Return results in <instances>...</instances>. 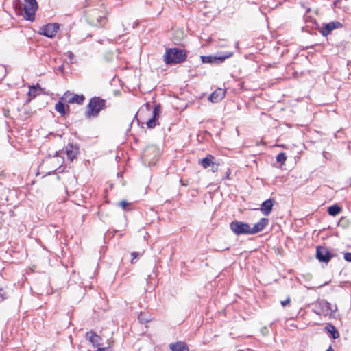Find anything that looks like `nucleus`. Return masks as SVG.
Here are the masks:
<instances>
[{"instance_id":"obj_16","label":"nucleus","mask_w":351,"mask_h":351,"mask_svg":"<svg viewBox=\"0 0 351 351\" xmlns=\"http://www.w3.org/2000/svg\"><path fill=\"white\" fill-rule=\"evenodd\" d=\"M216 158L212 154H207L206 156L199 160V164L202 165L204 169H207L214 164Z\"/></svg>"},{"instance_id":"obj_7","label":"nucleus","mask_w":351,"mask_h":351,"mask_svg":"<svg viewBox=\"0 0 351 351\" xmlns=\"http://www.w3.org/2000/svg\"><path fill=\"white\" fill-rule=\"evenodd\" d=\"M58 29L59 25L58 23H49L40 28L39 34L51 38L55 36Z\"/></svg>"},{"instance_id":"obj_38","label":"nucleus","mask_w":351,"mask_h":351,"mask_svg":"<svg viewBox=\"0 0 351 351\" xmlns=\"http://www.w3.org/2000/svg\"><path fill=\"white\" fill-rule=\"evenodd\" d=\"M324 330L327 332H329V324H327L325 326H324Z\"/></svg>"},{"instance_id":"obj_15","label":"nucleus","mask_w":351,"mask_h":351,"mask_svg":"<svg viewBox=\"0 0 351 351\" xmlns=\"http://www.w3.org/2000/svg\"><path fill=\"white\" fill-rule=\"evenodd\" d=\"M274 204V200L272 199H268L264 201L261 206V210L264 215H269L271 210Z\"/></svg>"},{"instance_id":"obj_3","label":"nucleus","mask_w":351,"mask_h":351,"mask_svg":"<svg viewBox=\"0 0 351 351\" xmlns=\"http://www.w3.org/2000/svg\"><path fill=\"white\" fill-rule=\"evenodd\" d=\"M187 55L185 50L179 48L167 49L164 54V62L166 64H180L184 62Z\"/></svg>"},{"instance_id":"obj_6","label":"nucleus","mask_w":351,"mask_h":351,"mask_svg":"<svg viewBox=\"0 0 351 351\" xmlns=\"http://www.w3.org/2000/svg\"><path fill=\"white\" fill-rule=\"evenodd\" d=\"M233 55V52H225L221 55L215 56H201V59L203 63H221L226 59L230 58Z\"/></svg>"},{"instance_id":"obj_2","label":"nucleus","mask_w":351,"mask_h":351,"mask_svg":"<svg viewBox=\"0 0 351 351\" xmlns=\"http://www.w3.org/2000/svg\"><path fill=\"white\" fill-rule=\"evenodd\" d=\"M17 14L22 16L25 20L34 21L35 12L38 9V3L36 0H24L19 1L15 5Z\"/></svg>"},{"instance_id":"obj_29","label":"nucleus","mask_w":351,"mask_h":351,"mask_svg":"<svg viewBox=\"0 0 351 351\" xmlns=\"http://www.w3.org/2000/svg\"><path fill=\"white\" fill-rule=\"evenodd\" d=\"M219 163L217 162V160L214 162V164L213 165H211L210 167H211V171L215 173V172H217L218 171V167H219Z\"/></svg>"},{"instance_id":"obj_31","label":"nucleus","mask_w":351,"mask_h":351,"mask_svg":"<svg viewBox=\"0 0 351 351\" xmlns=\"http://www.w3.org/2000/svg\"><path fill=\"white\" fill-rule=\"evenodd\" d=\"M5 291L4 290H3V289H0V302L3 301L5 300V298H6L5 296Z\"/></svg>"},{"instance_id":"obj_36","label":"nucleus","mask_w":351,"mask_h":351,"mask_svg":"<svg viewBox=\"0 0 351 351\" xmlns=\"http://www.w3.org/2000/svg\"><path fill=\"white\" fill-rule=\"evenodd\" d=\"M289 303H290V299L289 298H287L285 300L281 301V304L283 306H285L287 304H288Z\"/></svg>"},{"instance_id":"obj_30","label":"nucleus","mask_w":351,"mask_h":351,"mask_svg":"<svg viewBox=\"0 0 351 351\" xmlns=\"http://www.w3.org/2000/svg\"><path fill=\"white\" fill-rule=\"evenodd\" d=\"M5 75V69L3 66H0V80H1Z\"/></svg>"},{"instance_id":"obj_42","label":"nucleus","mask_w":351,"mask_h":351,"mask_svg":"<svg viewBox=\"0 0 351 351\" xmlns=\"http://www.w3.org/2000/svg\"><path fill=\"white\" fill-rule=\"evenodd\" d=\"M334 255L332 254V252H330V258L333 256Z\"/></svg>"},{"instance_id":"obj_41","label":"nucleus","mask_w":351,"mask_h":351,"mask_svg":"<svg viewBox=\"0 0 351 351\" xmlns=\"http://www.w3.org/2000/svg\"><path fill=\"white\" fill-rule=\"evenodd\" d=\"M326 211H327L328 213H329V207L326 208Z\"/></svg>"},{"instance_id":"obj_19","label":"nucleus","mask_w":351,"mask_h":351,"mask_svg":"<svg viewBox=\"0 0 351 351\" xmlns=\"http://www.w3.org/2000/svg\"><path fill=\"white\" fill-rule=\"evenodd\" d=\"M55 109L57 112H58L60 114L62 115H64L66 112H65V106L64 104L59 101L55 106Z\"/></svg>"},{"instance_id":"obj_18","label":"nucleus","mask_w":351,"mask_h":351,"mask_svg":"<svg viewBox=\"0 0 351 351\" xmlns=\"http://www.w3.org/2000/svg\"><path fill=\"white\" fill-rule=\"evenodd\" d=\"M341 207L338 204L330 206V216H336L341 211Z\"/></svg>"},{"instance_id":"obj_26","label":"nucleus","mask_w":351,"mask_h":351,"mask_svg":"<svg viewBox=\"0 0 351 351\" xmlns=\"http://www.w3.org/2000/svg\"><path fill=\"white\" fill-rule=\"evenodd\" d=\"M320 32L324 36H327L329 34V23L325 24L324 27L320 30Z\"/></svg>"},{"instance_id":"obj_9","label":"nucleus","mask_w":351,"mask_h":351,"mask_svg":"<svg viewBox=\"0 0 351 351\" xmlns=\"http://www.w3.org/2000/svg\"><path fill=\"white\" fill-rule=\"evenodd\" d=\"M85 97L84 95H78L76 94H73L69 92L65 93L63 96L61 97V99L64 102L69 104H82L84 100Z\"/></svg>"},{"instance_id":"obj_13","label":"nucleus","mask_w":351,"mask_h":351,"mask_svg":"<svg viewBox=\"0 0 351 351\" xmlns=\"http://www.w3.org/2000/svg\"><path fill=\"white\" fill-rule=\"evenodd\" d=\"M269 219L267 218H261L258 222L255 223L253 227L250 226V234H254L261 232L268 224Z\"/></svg>"},{"instance_id":"obj_33","label":"nucleus","mask_w":351,"mask_h":351,"mask_svg":"<svg viewBox=\"0 0 351 351\" xmlns=\"http://www.w3.org/2000/svg\"><path fill=\"white\" fill-rule=\"evenodd\" d=\"M128 205V203L125 200L121 201L119 202V206L125 209L126 206Z\"/></svg>"},{"instance_id":"obj_40","label":"nucleus","mask_w":351,"mask_h":351,"mask_svg":"<svg viewBox=\"0 0 351 351\" xmlns=\"http://www.w3.org/2000/svg\"><path fill=\"white\" fill-rule=\"evenodd\" d=\"M326 154H327V152H323V156L326 158Z\"/></svg>"},{"instance_id":"obj_35","label":"nucleus","mask_w":351,"mask_h":351,"mask_svg":"<svg viewBox=\"0 0 351 351\" xmlns=\"http://www.w3.org/2000/svg\"><path fill=\"white\" fill-rule=\"evenodd\" d=\"M138 319L140 320V322L141 323H143V322H148V319H145L143 317V314L142 313H141L140 315L138 316Z\"/></svg>"},{"instance_id":"obj_8","label":"nucleus","mask_w":351,"mask_h":351,"mask_svg":"<svg viewBox=\"0 0 351 351\" xmlns=\"http://www.w3.org/2000/svg\"><path fill=\"white\" fill-rule=\"evenodd\" d=\"M159 150L154 146L147 147L143 152V158L149 162V164L154 163V160L158 158Z\"/></svg>"},{"instance_id":"obj_43","label":"nucleus","mask_w":351,"mask_h":351,"mask_svg":"<svg viewBox=\"0 0 351 351\" xmlns=\"http://www.w3.org/2000/svg\"><path fill=\"white\" fill-rule=\"evenodd\" d=\"M330 351H334L331 346H330Z\"/></svg>"},{"instance_id":"obj_17","label":"nucleus","mask_w":351,"mask_h":351,"mask_svg":"<svg viewBox=\"0 0 351 351\" xmlns=\"http://www.w3.org/2000/svg\"><path fill=\"white\" fill-rule=\"evenodd\" d=\"M169 348L172 351H189L187 345L182 341L171 343Z\"/></svg>"},{"instance_id":"obj_11","label":"nucleus","mask_w":351,"mask_h":351,"mask_svg":"<svg viewBox=\"0 0 351 351\" xmlns=\"http://www.w3.org/2000/svg\"><path fill=\"white\" fill-rule=\"evenodd\" d=\"M316 258L321 262L329 261V250L323 246H317Z\"/></svg>"},{"instance_id":"obj_5","label":"nucleus","mask_w":351,"mask_h":351,"mask_svg":"<svg viewBox=\"0 0 351 351\" xmlns=\"http://www.w3.org/2000/svg\"><path fill=\"white\" fill-rule=\"evenodd\" d=\"M230 228L236 235L250 234V225L247 223L234 220L230 223Z\"/></svg>"},{"instance_id":"obj_23","label":"nucleus","mask_w":351,"mask_h":351,"mask_svg":"<svg viewBox=\"0 0 351 351\" xmlns=\"http://www.w3.org/2000/svg\"><path fill=\"white\" fill-rule=\"evenodd\" d=\"M330 337H332L333 339H337L339 337L338 330L332 324H330Z\"/></svg>"},{"instance_id":"obj_10","label":"nucleus","mask_w":351,"mask_h":351,"mask_svg":"<svg viewBox=\"0 0 351 351\" xmlns=\"http://www.w3.org/2000/svg\"><path fill=\"white\" fill-rule=\"evenodd\" d=\"M68 160L73 161L79 154V146L77 144L69 143L64 147Z\"/></svg>"},{"instance_id":"obj_1","label":"nucleus","mask_w":351,"mask_h":351,"mask_svg":"<svg viewBox=\"0 0 351 351\" xmlns=\"http://www.w3.org/2000/svg\"><path fill=\"white\" fill-rule=\"evenodd\" d=\"M84 8L89 24L97 27H104L106 24L109 12L104 0H85Z\"/></svg>"},{"instance_id":"obj_27","label":"nucleus","mask_w":351,"mask_h":351,"mask_svg":"<svg viewBox=\"0 0 351 351\" xmlns=\"http://www.w3.org/2000/svg\"><path fill=\"white\" fill-rule=\"evenodd\" d=\"M131 256H132V260H131V263H134V259H136V258L139 257L141 256V254L140 252H134L131 254Z\"/></svg>"},{"instance_id":"obj_20","label":"nucleus","mask_w":351,"mask_h":351,"mask_svg":"<svg viewBox=\"0 0 351 351\" xmlns=\"http://www.w3.org/2000/svg\"><path fill=\"white\" fill-rule=\"evenodd\" d=\"M287 160V156L284 152H280L276 156V161L277 162L282 165Z\"/></svg>"},{"instance_id":"obj_28","label":"nucleus","mask_w":351,"mask_h":351,"mask_svg":"<svg viewBox=\"0 0 351 351\" xmlns=\"http://www.w3.org/2000/svg\"><path fill=\"white\" fill-rule=\"evenodd\" d=\"M263 336H267L269 334V330L267 326H263L260 330Z\"/></svg>"},{"instance_id":"obj_21","label":"nucleus","mask_w":351,"mask_h":351,"mask_svg":"<svg viewBox=\"0 0 351 351\" xmlns=\"http://www.w3.org/2000/svg\"><path fill=\"white\" fill-rule=\"evenodd\" d=\"M157 119H158L152 117L151 119H149L147 121V123H146L147 127L148 128H154L156 125Z\"/></svg>"},{"instance_id":"obj_37","label":"nucleus","mask_w":351,"mask_h":351,"mask_svg":"<svg viewBox=\"0 0 351 351\" xmlns=\"http://www.w3.org/2000/svg\"><path fill=\"white\" fill-rule=\"evenodd\" d=\"M95 351H109L106 348H98Z\"/></svg>"},{"instance_id":"obj_34","label":"nucleus","mask_w":351,"mask_h":351,"mask_svg":"<svg viewBox=\"0 0 351 351\" xmlns=\"http://www.w3.org/2000/svg\"><path fill=\"white\" fill-rule=\"evenodd\" d=\"M344 258L346 261L351 262V253H346L344 254Z\"/></svg>"},{"instance_id":"obj_39","label":"nucleus","mask_w":351,"mask_h":351,"mask_svg":"<svg viewBox=\"0 0 351 351\" xmlns=\"http://www.w3.org/2000/svg\"><path fill=\"white\" fill-rule=\"evenodd\" d=\"M74 57V54L71 52V51H69V58L72 60Z\"/></svg>"},{"instance_id":"obj_12","label":"nucleus","mask_w":351,"mask_h":351,"mask_svg":"<svg viewBox=\"0 0 351 351\" xmlns=\"http://www.w3.org/2000/svg\"><path fill=\"white\" fill-rule=\"evenodd\" d=\"M85 338L88 341L93 347L100 346L101 338L96 332L93 330L88 331L86 333Z\"/></svg>"},{"instance_id":"obj_25","label":"nucleus","mask_w":351,"mask_h":351,"mask_svg":"<svg viewBox=\"0 0 351 351\" xmlns=\"http://www.w3.org/2000/svg\"><path fill=\"white\" fill-rule=\"evenodd\" d=\"M336 224L346 228L348 226V220L345 217H341L338 221H336Z\"/></svg>"},{"instance_id":"obj_24","label":"nucleus","mask_w":351,"mask_h":351,"mask_svg":"<svg viewBox=\"0 0 351 351\" xmlns=\"http://www.w3.org/2000/svg\"><path fill=\"white\" fill-rule=\"evenodd\" d=\"M160 112V106L159 105H156L153 110V117L158 119L159 114Z\"/></svg>"},{"instance_id":"obj_22","label":"nucleus","mask_w":351,"mask_h":351,"mask_svg":"<svg viewBox=\"0 0 351 351\" xmlns=\"http://www.w3.org/2000/svg\"><path fill=\"white\" fill-rule=\"evenodd\" d=\"M343 27V23L339 21L330 22V32L335 29Z\"/></svg>"},{"instance_id":"obj_4","label":"nucleus","mask_w":351,"mask_h":351,"mask_svg":"<svg viewBox=\"0 0 351 351\" xmlns=\"http://www.w3.org/2000/svg\"><path fill=\"white\" fill-rule=\"evenodd\" d=\"M106 100L99 97H95L90 99L88 104V110L86 117L88 118L96 117L101 110L105 108Z\"/></svg>"},{"instance_id":"obj_32","label":"nucleus","mask_w":351,"mask_h":351,"mask_svg":"<svg viewBox=\"0 0 351 351\" xmlns=\"http://www.w3.org/2000/svg\"><path fill=\"white\" fill-rule=\"evenodd\" d=\"M230 174H231V171H230V169L228 168V170H227V171H226V174H225V176L223 177V178H222V179H223V180H230Z\"/></svg>"},{"instance_id":"obj_14","label":"nucleus","mask_w":351,"mask_h":351,"mask_svg":"<svg viewBox=\"0 0 351 351\" xmlns=\"http://www.w3.org/2000/svg\"><path fill=\"white\" fill-rule=\"evenodd\" d=\"M225 95V90L217 88L209 96L208 99L213 103H217L224 98Z\"/></svg>"}]
</instances>
